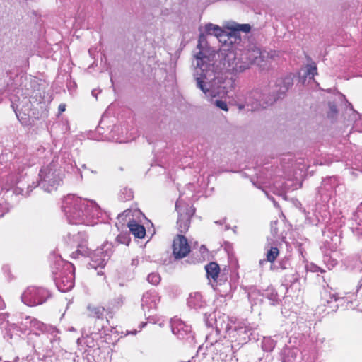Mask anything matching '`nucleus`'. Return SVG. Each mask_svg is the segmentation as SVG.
<instances>
[{"label": "nucleus", "mask_w": 362, "mask_h": 362, "mask_svg": "<svg viewBox=\"0 0 362 362\" xmlns=\"http://www.w3.org/2000/svg\"><path fill=\"white\" fill-rule=\"evenodd\" d=\"M33 359V356H28L26 357V360L28 361V362H30V361Z\"/></svg>", "instance_id": "obj_55"}, {"label": "nucleus", "mask_w": 362, "mask_h": 362, "mask_svg": "<svg viewBox=\"0 0 362 362\" xmlns=\"http://www.w3.org/2000/svg\"><path fill=\"white\" fill-rule=\"evenodd\" d=\"M215 223H216V224H222V222H221V221H215Z\"/></svg>", "instance_id": "obj_61"}, {"label": "nucleus", "mask_w": 362, "mask_h": 362, "mask_svg": "<svg viewBox=\"0 0 362 362\" xmlns=\"http://www.w3.org/2000/svg\"><path fill=\"white\" fill-rule=\"evenodd\" d=\"M339 243L340 238L334 231L328 230L323 233V240L320 250L322 252H334Z\"/></svg>", "instance_id": "obj_16"}, {"label": "nucleus", "mask_w": 362, "mask_h": 362, "mask_svg": "<svg viewBox=\"0 0 362 362\" xmlns=\"http://www.w3.org/2000/svg\"><path fill=\"white\" fill-rule=\"evenodd\" d=\"M198 42L202 44V45H206V35L204 33H200L198 39Z\"/></svg>", "instance_id": "obj_46"}, {"label": "nucleus", "mask_w": 362, "mask_h": 362, "mask_svg": "<svg viewBox=\"0 0 362 362\" xmlns=\"http://www.w3.org/2000/svg\"><path fill=\"white\" fill-rule=\"evenodd\" d=\"M212 286L217 291L218 295L223 298H232V285L230 281L227 279L226 276H223L217 281L212 283Z\"/></svg>", "instance_id": "obj_17"}, {"label": "nucleus", "mask_w": 362, "mask_h": 362, "mask_svg": "<svg viewBox=\"0 0 362 362\" xmlns=\"http://www.w3.org/2000/svg\"><path fill=\"white\" fill-rule=\"evenodd\" d=\"M321 300L324 305L329 304L333 301L337 302L339 300H343L344 298L339 297L338 293L333 291L332 288L327 287L324 288L321 293Z\"/></svg>", "instance_id": "obj_25"}, {"label": "nucleus", "mask_w": 362, "mask_h": 362, "mask_svg": "<svg viewBox=\"0 0 362 362\" xmlns=\"http://www.w3.org/2000/svg\"><path fill=\"white\" fill-rule=\"evenodd\" d=\"M281 284L286 290L291 287L300 279V274L293 268L281 274Z\"/></svg>", "instance_id": "obj_21"}, {"label": "nucleus", "mask_w": 362, "mask_h": 362, "mask_svg": "<svg viewBox=\"0 0 362 362\" xmlns=\"http://www.w3.org/2000/svg\"><path fill=\"white\" fill-rule=\"evenodd\" d=\"M5 303L1 297L0 296V310L4 309Z\"/></svg>", "instance_id": "obj_52"}, {"label": "nucleus", "mask_w": 362, "mask_h": 362, "mask_svg": "<svg viewBox=\"0 0 362 362\" xmlns=\"http://www.w3.org/2000/svg\"><path fill=\"white\" fill-rule=\"evenodd\" d=\"M338 184L339 182L336 177H327L323 179L321 185L317 188V195L320 197V199L323 202H327Z\"/></svg>", "instance_id": "obj_13"}, {"label": "nucleus", "mask_w": 362, "mask_h": 362, "mask_svg": "<svg viewBox=\"0 0 362 362\" xmlns=\"http://www.w3.org/2000/svg\"><path fill=\"white\" fill-rule=\"evenodd\" d=\"M132 265L136 267L139 264V259L137 258H134L132 259Z\"/></svg>", "instance_id": "obj_51"}, {"label": "nucleus", "mask_w": 362, "mask_h": 362, "mask_svg": "<svg viewBox=\"0 0 362 362\" xmlns=\"http://www.w3.org/2000/svg\"><path fill=\"white\" fill-rule=\"evenodd\" d=\"M1 209H2V206L0 204V217L4 216V212H3V211Z\"/></svg>", "instance_id": "obj_54"}, {"label": "nucleus", "mask_w": 362, "mask_h": 362, "mask_svg": "<svg viewBox=\"0 0 362 362\" xmlns=\"http://www.w3.org/2000/svg\"><path fill=\"white\" fill-rule=\"evenodd\" d=\"M32 320L33 317L26 316L21 322L9 325V330H11V329H16L17 331H19L23 334H25L28 331H30V333H33L31 327H30V322Z\"/></svg>", "instance_id": "obj_27"}, {"label": "nucleus", "mask_w": 362, "mask_h": 362, "mask_svg": "<svg viewBox=\"0 0 362 362\" xmlns=\"http://www.w3.org/2000/svg\"><path fill=\"white\" fill-rule=\"evenodd\" d=\"M272 202H273V203H274V205L276 207H279V204H278V203L275 201V199H274V200H273Z\"/></svg>", "instance_id": "obj_58"}, {"label": "nucleus", "mask_w": 362, "mask_h": 362, "mask_svg": "<svg viewBox=\"0 0 362 362\" xmlns=\"http://www.w3.org/2000/svg\"><path fill=\"white\" fill-rule=\"evenodd\" d=\"M277 221L271 222V233L274 236L277 235L278 234V228L276 227Z\"/></svg>", "instance_id": "obj_45"}, {"label": "nucleus", "mask_w": 362, "mask_h": 362, "mask_svg": "<svg viewBox=\"0 0 362 362\" xmlns=\"http://www.w3.org/2000/svg\"><path fill=\"white\" fill-rule=\"evenodd\" d=\"M53 279L58 290L65 293L74 286L75 268L73 264L57 258L52 265Z\"/></svg>", "instance_id": "obj_4"}, {"label": "nucleus", "mask_w": 362, "mask_h": 362, "mask_svg": "<svg viewBox=\"0 0 362 362\" xmlns=\"http://www.w3.org/2000/svg\"><path fill=\"white\" fill-rule=\"evenodd\" d=\"M279 254V249L276 247H272L267 252V261L273 262Z\"/></svg>", "instance_id": "obj_37"}, {"label": "nucleus", "mask_w": 362, "mask_h": 362, "mask_svg": "<svg viewBox=\"0 0 362 362\" xmlns=\"http://www.w3.org/2000/svg\"><path fill=\"white\" fill-rule=\"evenodd\" d=\"M155 298L156 296H153L151 293L146 292L143 295L142 299H141V306L144 310H145V308H147L148 309L152 308L153 307H155L156 303H155Z\"/></svg>", "instance_id": "obj_31"}, {"label": "nucleus", "mask_w": 362, "mask_h": 362, "mask_svg": "<svg viewBox=\"0 0 362 362\" xmlns=\"http://www.w3.org/2000/svg\"><path fill=\"white\" fill-rule=\"evenodd\" d=\"M352 218L356 222V226L351 228L352 231L358 239H362V204L357 207Z\"/></svg>", "instance_id": "obj_23"}, {"label": "nucleus", "mask_w": 362, "mask_h": 362, "mask_svg": "<svg viewBox=\"0 0 362 362\" xmlns=\"http://www.w3.org/2000/svg\"><path fill=\"white\" fill-rule=\"evenodd\" d=\"M267 262V259H261L259 261V264L262 266L264 262Z\"/></svg>", "instance_id": "obj_57"}, {"label": "nucleus", "mask_w": 362, "mask_h": 362, "mask_svg": "<svg viewBox=\"0 0 362 362\" xmlns=\"http://www.w3.org/2000/svg\"><path fill=\"white\" fill-rule=\"evenodd\" d=\"M329 111L327 113L328 117H334L337 115L338 110L337 105L334 102H329L328 103Z\"/></svg>", "instance_id": "obj_42"}, {"label": "nucleus", "mask_w": 362, "mask_h": 362, "mask_svg": "<svg viewBox=\"0 0 362 362\" xmlns=\"http://www.w3.org/2000/svg\"><path fill=\"white\" fill-rule=\"evenodd\" d=\"M187 303L190 308L195 310L202 309L206 306V302L203 300L202 296L199 292L190 293Z\"/></svg>", "instance_id": "obj_22"}, {"label": "nucleus", "mask_w": 362, "mask_h": 362, "mask_svg": "<svg viewBox=\"0 0 362 362\" xmlns=\"http://www.w3.org/2000/svg\"><path fill=\"white\" fill-rule=\"evenodd\" d=\"M24 99L25 100V102H26V103H29V100H28L27 96H25V97L24 98Z\"/></svg>", "instance_id": "obj_63"}, {"label": "nucleus", "mask_w": 362, "mask_h": 362, "mask_svg": "<svg viewBox=\"0 0 362 362\" xmlns=\"http://www.w3.org/2000/svg\"><path fill=\"white\" fill-rule=\"evenodd\" d=\"M230 29L233 32L232 33H230V36L234 35L236 37V35L239 33L240 31H242L243 33H247L251 30V25L250 24H239V23H234Z\"/></svg>", "instance_id": "obj_32"}, {"label": "nucleus", "mask_w": 362, "mask_h": 362, "mask_svg": "<svg viewBox=\"0 0 362 362\" xmlns=\"http://www.w3.org/2000/svg\"><path fill=\"white\" fill-rule=\"evenodd\" d=\"M28 340L29 343L32 342L35 351L38 349L45 352V355L50 356L52 353V344L59 340V337L57 335L41 334L35 332L28 334Z\"/></svg>", "instance_id": "obj_6"}, {"label": "nucleus", "mask_w": 362, "mask_h": 362, "mask_svg": "<svg viewBox=\"0 0 362 362\" xmlns=\"http://www.w3.org/2000/svg\"><path fill=\"white\" fill-rule=\"evenodd\" d=\"M172 248L173 256L176 260L185 257L191 250L187 239L182 234H177L174 238Z\"/></svg>", "instance_id": "obj_12"}, {"label": "nucleus", "mask_w": 362, "mask_h": 362, "mask_svg": "<svg viewBox=\"0 0 362 362\" xmlns=\"http://www.w3.org/2000/svg\"><path fill=\"white\" fill-rule=\"evenodd\" d=\"M30 327H31L32 332H36L41 334L57 335L59 333V330L55 327L45 324L35 317H33L30 322Z\"/></svg>", "instance_id": "obj_18"}, {"label": "nucleus", "mask_w": 362, "mask_h": 362, "mask_svg": "<svg viewBox=\"0 0 362 362\" xmlns=\"http://www.w3.org/2000/svg\"><path fill=\"white\" fill-rule=\"evenodd\" d=\"M50 296V292L44 288L30 286L23 293L21 299L24 304L35 306L44 303Z\"/></svg>", "instance_id": "obj_9"}, {"label": "nucleus", "mask_w": 362, "mask_h": 362, "mask_svg": "<svg viewBox=\"0 0 362 362\" xmlns=\"http://www.w3.org/2000/svg\"><path fill=\"white\" fill-rule=\"evenodd\" d=\"M160 276L158 273L152 272L149 274L147 276V281L153 284V285H158L160 281Z\"/></svg>", "instance_id": "obj_39"}, {"label": "nucleus", "mask_w": 362, "mask_h": 362, "mask_svg": "<svg viewBox=\"0 0 362 362\" xmlns=\"http://www.w3.org/2000/svg\"><path fill=\"white\" fill-rule=\"evenodd\" d=\"M214 103H215L216 106L217 107H218L219 109L224 110V111L228 110V105L226 101H223L222 100H216Z\"/></svg>", "instance_id": "obj_44"}, {"label": "nucleus", "mask_w": 362, "mask_h": 362, "mask_svg": "<svg viewBox=\"0 0 362 362\" xmlns=\"http://www.w3.org/2000/svg\"><path fill=\"white\" fill-rule=\"evenodd\" d=\"M317 75V69L315 62H312L307 64L305 70V76L309 78H313V77Z\"/></svg>", "instance_id": "obj_36"}, {"label": "nucleus", "mask_w": 362, "mask_h": 362, "mask_svg": "<svg viewBox=\"0 0 362 362\" xmlns=\"http://www.w3.org/2000/svg\"><path fill=\"white\" fill-rule=\"evenodd\" d=\"M131 241V238L129 234L127 233H119L115 240L114 247L119 244H124L127 246L129 245Z\"/></svg>", "instance_id": "obj_34"}, {"label": "nucleus", "mask_w": 362, "mask_h": 362, "mask_svg": "<svg viewBox=\"0 0 362 362\" xmlns=\"http://www.w3.org/2000/svg\"><path fill=\"white\" fill-rule=\"evenodd\" d=\"M137 332V330L136 329H134V331H132L130 332L129 333L132 334H136Z\"/></svg>", "instance_id": "obj_59"}, {"label": "nucleus", "mask_w": 362, "mask_h": 362, "mask_svg": "<svg viewBox=\"0 0 362 362\" xmlns=\"http://www.w3.org/2000/svg\"><path fill=\"white\" fill-rule=\"evenodd\" d=\"M133 192L130 189H124L120 194V199L123 202L130 200L133 198Z\"/></svg>", "instance_id": "obj_40"}, {"label": "nucleus", "mask_w": 362, "mask_h": 362, "mask_svg": "<svg viewBox=\"0 0 362 362\" xmlns=\"http://www.w3.org/2000/svg\"><path fill=\"white\" fill-rule=\"evenodd\" d=\"M18 360V357L16 358L15 360H14V362H17Z\"/></svg>", "instance_id": "obj_64"}, {"label": "nucleus", "mask_w": 362, "mask_h": 362, "mask_svg": "<svg viewBox=\"0 0 362 362\" xmlns=\"http://www.w3.org/2000/svg\"><path fill=\"white\" fill-rule=\"evenodd\" d=\"M206 272V276L209 279H212L213 282L217 281L220 278L224 276V275H219L220 267L219 265L215 262H211L205 266Z\"/></svg>", "instance_id": "obj_26"}, {"label": "nucleus", "mask_w": 362, "mask_h": 362, "mask_svg": "<svg viewBox=\"0 0 362 362\" xmlns=\"http://www.w3.org/2000/svg\"><path fill=\"white\" fill-rule=\"evenodd\" d=\"M113 249V243L105 242L101 247L91 252L89 256L90 262L88 263V265L95 269L98 267L103 268L112 255Z\"/></svg>", "instance_id": "obj_7"}, {"label": "nucleus", "mask_w": 362, "mask_h": 362, "mask_svg": "<svg viewBox=\"0 0 362 362\" xmlns=\"http://www.w3.org/2000/svg\"><path fill=\"white\" fill-rule=\"evenodd\" d=\"M63 177L64 174L61 170L59 158L55 156L48 165L40 169L39 173L40 180L34 187L39 186L45 192H52L61 185Z\"/></svg>", "instance_id": "obj_5"}, {"label": "nucleus", "mask_w": 362, "mask_h": 362, "mask_svg": "<svg viewBox=\"0 0 362 362\" xmlns=\"http://www.w3.org/2000/svg\"><path fill=\"white\" fill-rule=\"evenodd\" d=\"M274 341L271 339H264L262 342V349L266 351H272L274 348Z\"/></svg>", "instance_id": "obj_41"}, {"label": "nucleus", "mask_w": 362, "mask_h": 362, "mask_svg": "<svg viewBox=\"0 0 362 362\" xmlns=\"http://www.w3.org/2000/svg\"><path fill=\"white\" fill-rule=\"evenodd\" d=\"M11 107L14 110L18 119L22 124H26L28 122V117L25 113H22L19 110V107H20V103H18L19 98H18V100L11 98Z\"/></svg>", "instance_id": "obj_29"}, {"label": "nucleus", "mask_w": 362, "mask_h": 362, "mask_svg": "<svg viewBox=\"0 0 362 362\" xmlns=\"http://www.w3.org/2000/svg\"><path fill=\"white\" fill-rule=\"evenodd\" d=\"M259 296L269 299L273 305L279 304L280 302L279 295L273 287H268L262 293L257 290H253L248 293V297L251 300Z\"/></svg>", "instance_id": "obj_19"}, {"label": "nucleus", "mask_w": 362, "mask_h": 362, "mask_svg": "<svg viewBox=\"0 0 362 362\" xmlns=\"http://www.w3.org/2000/svg\"><path fill=\"white\" fill-rule=\"evenodd\" d=\"M175 210L179 214L177 221V230L182 235L187 233L190 226L191 218L195 213V208L178 199L175 203Z\"/></svg>", "instance_id": "obj_8"}, {"label": "nucleus", "mask_w": 362, "mask_h": 362, "mask_svg": "<svg viewBox=\"0 0 362 362\" xmlns=\"http://www.w3.org/2000/svg\"><path fill=\"white\" fill-rule=\"evenodd\" d=\"M62 209L71 224L92 225L93 219L98 218L100 214L98 205L74 194L64 198Z\"/></svg>", "instance_id": "obj_2"}, {"label": "nucleus", "mask_w": 362, "mask_h": 362, "mask_svg": "<svg viewBox=\"0 0 362 362\" xmlns=\"http://www.w3.org/2000/svg\"><path fill=\"white\" fill-rule=\"evenodd\" d=\"M64 170L69 171L70 170L73 169L74 166L72 163L70 164H66L64 167Z\"/></svg>", "instance_id": "obj_48"}, {"label": "nucleus", "mask_w": 362, "mask_h": 362, "mask_svg": "<svg viewBox=\"0 0 362 362\" xmlns=\"http://www.w3.org/2000/svg\"><path fill=\"white\" fill-rule=\"evenodd\" d=\"M33 190V187L28 185L27 187L26 190L25 191L23 188L20 187H16L13 189V193L15 194H21L25 197H28L30 195V192Z\"/></svg>", "instance_id": "obj_38"}, {"label": "nucleus", "mask_w": 362, "mask_h": 362, "mask_svg": "<svg viewBox=\"0 0 362 362\" xmlns=\"http://www.w3.org/2000/svg\"><path fill=\"white\" fill-rule=\"evenodd\" d=\"M129 231L137 238H143L146 235V229L144 226L136 223L132 220L127 224Z\"/></svg>", "instance_id": "obj_28"}, {"label": "nucleus", "mask_w": 362, "mask_h": 362, "mask_svg": "<svg viewBox=\"0 0 362 362\" xmlns=\"http://www.w3.org/2000/svg\"><path fill=\"white\" fill-rule=\"evenodd\" d=\"M197 86L211 98L223 97L235 87V81L223 74H215L209 68L204 72L195 74Z\"/></svg>", "instance_id": "obj_3"}, {"label": "nucleus", "mask_w": 362, "mask_h": 362, "mask_svg": "<svg viewBox=\"0 0 362 362\" xmlns=\"http://www.w3.org/2000/svg\"><path fill=\"white\" fill-rule=\"evenodd\" d=\"M67 243L71 246L74 247L76 245L77 249L71 255L72 258H78L79 256H90L91 252L86 245L88 236L85 233L78 232L77 234L71 235H68Z\"/></svg>", "instance_id": "obj_10"}, {"label": "nucleus", "mask_w": 362, "mask_h": 362, "mask_svg": "<svg viewBox=\"0 0 362 362\" xmlns=\"http://www.w3.org/2000/svg\"><path fill=\"white\" fill-rule=\"evenodd\" d=\"M225 317H218V318L214 317L215 320V328H216V334L220 336L219 338H217L214 340V342H211V344H218V341L221 337L223 336L224 338H227L228 336V332L230 331L231 328L229 325V323L225 320Z\"/></svg>", "instance_id": "obj_20"}, {"label": "nucleus", "mask_w": 362, "mask_h": 362, "mask_svg": "<svg viewBox=\"0 0 362 362\" xmlns=\"http://www.w3.org/2000/svg\"><path fill=\"white\" fill-rule=\"evenodd\" d=\"M313 272H324L325 271L323 269H322L320 267L316 266V265H313V269H312Z\"/></svg>", "instance_id": "obj_49"}, {"label": "nucleus", "mask_w": 362, "mask_h": 362, "mask_svg": "<svg viewBox=\"0 0 362 362\" xmlns=\"http://www.w3.org/2000/svg\"><path fill=\"white\" fill-rule=\"evenodd\" d=\"M330 252H322L324 254L323 262L326 264L327 267L329 269H332L337 264V259H335L330 255Z\"/></svg>", "instance_id": "obj_35"}, {"label": "nucleus", "mask_w": 362, "mask_h": 362, "mask_svg": "<svg viewBox=\"0 0 362 362\" xmlns=\"http://www.w3.org/2000/svg\"><path fill=\"white\" fill-rule=\"evenodd\" d=\"M8 313H1L0 314V325L3 324V322H4L7 317H8Z\"/></svg>", "instance_id": "obj_47"}, {"label": "nucleus", "mask_w": 362, "mask_h": 362, "mask_svg": "<svg viewBox=\"0 0 362 362\" xmlns=\"http://www.w3.org/2000/svg\"><path fill=\"white\" fill-rule=\"evenodd\" d=\"M65 110H66V105L65 104L62 103V104H60L59 105V112H63L65 111Z\"/></svg>", "instance_id": "obj_50"}, {"label": "nucleus", "mask_w": 362, "mask_h": 362, "mask_svg": "<svg viewBox=\"0 0 362 362\" xmlns=\"http://www.w3.org/2000/svg\"><path fill=\"white\" fill-rule=\"evenodd\" d=\"M91 94L93 96H94L95 98H97V94L95 93V90H93L91 91Z\"/></svg>", "instance_id": "obj_56"}, {"label": "nucleus", "mask_w": 362, "mask_h": 362, "mask_svg": "<svg viewBox=\"0 0 362 362\" xmlns=\"http://www.w3.org/2000/svg\"><path fill=\"white\" fill-rule=\"evenodd\" d=\"M268 198H269V199H271L272 201L274 200V197H269V196H268Z\"/></svg>", "instance_id": "obj_62"}, {"label": "nucleus", "mask_w": 362, "mask_h": 362, "mask_svg": "<svg viewBox=\"0 0 362 362\" xmlns=\"http://www.w3.org/2000/svg\"><path fill=\"white\" fill-rule=\"evenodd\" d=\"M124 297L119 295L111 300L110 304L113 308H119L123 304Z\"/></svg>", "instance_id": "obj_43"}, {"label": "nucleus", "mask_w": 362, "mask_h": 362, "mask_svg": "<svg viewBox=\"0 0 362 362\" xmlns=\"http://www.w3.org/2000/svg\"><path fill=\"white\" fill-rule=\"evenodd\" d=\"M293 85V78L287 76L284 78H277L271 87V90L267 93H264L259 89L249 92L245 98V106L247 110H259L273 105L278 100L283 99ZM244 107V105H239L240 110Z\"/></svg>", "instance_id": "obj_1"}, {"label": "nucleus", "mask_w": 362, "mask_h": 362, "mask_svg": "<svg viewBox=\"0 0 362 362\" xmlns=\"http://www.w3.org/2000/svg\"><path fill=\"white\" fill-rule=\"evenodd\" d=\"M205 32L208 35H214L221 42L223 40L222 38L229 37L228 33L226 31H225L222 28L217 25H214L211 23H209L205 25Z\"/></svg>", "instance_id": "obj_24"}, {"label": "nucleus", "mask_w": 362, "mask_h": 362, "mask_svg": "<svg viewBox=\"0 0 362 362\" xmlns=\"http://www.w3.org/2000/svg\"><path fill=\"white\" fill-rule=\"evenodd\" d=\"M88 310H89V316L97 318V319H103L104 316L105 308L100 306H88Z\"/></svg>", "instance_id": "obj_33"}, {"label": "nucleus", "mask_w": 362, "mask_h": 362, "mask_svg": "<svg viewBox=\"0 0 362 362\" xmlns=\"http://www.w3.org/2000/svg\"><path fill=\"white\" fill-rule=\"evenodd\" d=\"M204 45L199 42L197 45L199 52L194 55L197 61L196 74L199 73V71H200L199 73L204 72L211 67L210 57L207 54L208 51L204 48Z\"/></svg>", "instance_id": "obj_15"}, {"label": "nucleus", "mask_w": 362, "mask_h": 362, "mask_svg": "<svg viewBox=\"0 0 362 362\" xmlns=\"http://www.w3.org/2000/svg\"><path fill=\"white\" fill-rule=\"evenodd\" d=\"M253 330L247 325H240L231 328L228 332V338L232 343H237L238 345H243L252 339Z\"/></svg>", "instance_id": "obj_11"}, {"label": "nucleus", "mask_w": 362, "mask_h": 362, "mask_svg": "<svg viewBox=\"0 0 362 362\" xmlns=\"http://www.w3.org/2000/svg\"><path fill=\"white\" fill-rule=\"evenodd\" d=\"M127 212H128V214L129 213V211H124L123 213L119 214L118 215L117 218L119 219V218H123V216H124V214H126Z\"/></svg>", "instance_id": "obj_53"}, {"label": "nucleus", "mask_w": 362, "mask_h": 362, "mask_svg": "<svg viewBox=\"0 0 362 362\" xmlns=\"http://www.w3.org/2000/svg\"><path fill=\"white\" fill-rule=\"evenodd\" d=\"M292 268L293 267H291V261L288 257L283 258L278 262V264L272 267V269L276 270L281 272V274L288 271Z\"/></svg>", "instance_id": "obj_30"}, {"label": "nucleus", "mask_w": 362, "mask_h": 362, "mask_svg": "<svg viewBox=\"0 0 362 362\" xmlns=\"http://www.w3.org/2000/svg\"><path fill=\"white\" fill-rule=\"evenodd\" d=\"M173 333L182 340L193 339L194 335L191 327L186 325L178 318H173L170 321Z\"/></svg>", "instance_id": "obj_14"}, {"label": "nucleus", "mask_w": 362, "mask_h": 362, "mask_svg": "<svg viewBox=\"0 0 362 362\" xmlns=\"http://www.w3.org/2000/svg\"><path fill=\"white\" fill-rule=\"evenodd\" d=\"M145 325H146V323L142 322V323L140 325V329H141V328H142Z\"/></svg>", "instance_id": "obj_60"}]
</instances>
